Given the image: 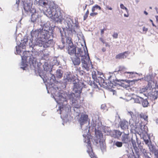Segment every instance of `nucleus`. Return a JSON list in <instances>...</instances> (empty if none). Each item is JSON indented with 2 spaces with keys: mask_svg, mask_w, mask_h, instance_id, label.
I'll return each instance as SVG.
<instances>
[{
  "mask_svg": "<svg viewBox=\"0 0 158 158\" xmlns=\"http://www.w3.org/2000/svg\"><path fill=\"white\" fill-rule=\"evenodd\" d=\"M126 70V68L124 67L120 66L119 67L118 69H116L114 72V74L115 77L116 76L118 77V75L119 74L122 76L124 75L128 78H133L142 75L141 73H138L135 72H127L125 71Z\"/></svg>",
  "mask_w": 158,
  "mask_h": 158,
  "instance_id": "obj_12",
  "label": "nucleus"
},
{
  "mask_svg": "<svg viewBox=\"0 0 158 158\" xmlns=\"http://www.w3.org/2000/svg\"><path fill=\"white\" fill-rule=\"evenodd\" d=\"M106 29H102L101 30V35H102L104 33V31Z\"/></svg>",
  "mask_w": 158,
  "mask_h": 158,
  "instance_id": "obj_53",
  "label": "nucleus"
},
{
  "mask_svg": "<svg viewBox=\"0 0 158 158\" xmlns=\"http://www.w3.org/2000/svg\"><path fill=\"white\" fill-rule=\"evenodd\" d=\"M48 93H51L55 95L54 98L56 102L60 105L57 111L58 113L61 114V118L65 120L68 117V114L71 111V104L73 108L74 111L77 113L80 112L79 109L80 105H77L73 101V94L71 92H66L63 90H59L58 87L53 83L50 85H46Z\"/></svg>",
  "mask_w": 158,
  "mask_h": 158,
  "instance_id": "obj_1",
  "label": "nucleus"
},
{
  "mask_svg": "<svg viewBox=\"0 0 158 158\" xmlns=\"http://www.w3.org/2000/svg\"><path fill=\"white\" fill-rule=\"evenodd\" d=\"M123 143L118 141H114V145L116 146L117 147L120 148L122 146Z\"/></svg>",
  "mask_w": 158,
  "mask_h": 158,
  "instance_id": "obj_37",
  "label": "nucleus"
},
{
  "mask_svg": "<svg viewBox=\"0 0 158 158\" xmlns=\"http://www.w3.org/2000/svg\"><path fill=\"white\" fill-rule=\"evenodd\" d=\"M142 105L143 107H147L149 104V102L147 99H144L143 98V100L141 101Z\"/></svg>",
  "mask_w": 158,
  "mask_h": 158,
  "instance_id": "obj_36",
  "label": "nucleus"
},
{
  "mask_svg": "<svg viewBox=\"0 0 158 158\" xmlns=\"http://www.w3.org/2000/svg\"><path fill=\"white\" fill-rule=\"evenodd\" d=\"M150 20L152 22V25L154 27H156V25L153 23V21L151 19Z\"/></svg>",
  "mask_w": 158,
  "mask_h": 158,
  "instance_id": "obj_55",
  "label": "nucleus"
},
{
  "mask_svg": "<svg viewBox=\"0 0 158 158\" xmlns=\"http://www.w3.org/2000/svg\"><path fill=\"white\" fill-rule=\"evenodd\" d=\"M102 50L103 52H104L106 51V49L104 48H102Z\"/></svg>",
  "mask_w": 158,
  "mask_h": 158,
  "instance_id": "obj_57",
  "label": "nucleus"
},
{
  "mask_svg": "<svg viewBox=\"0 0 158 158\" xmlns=\"http://www.w3.org/2000/svg\"><path fill=\"white\" fill-rule=\"evenodd\" d=\"M40 25L41 27L40 29H43L44 30L45 29L48 31H49L51 33H53L52 27H51L49 22H47L46 23H42Z\"/></svg>",
  "mask_w": 158,
  "mask_h": 158,
  "instance_id": "obj_20",
  "label": "nucleus"
},
{
  "mask_svg": "<svg viewBox=\"0 0 158 158\" xmlns=\"http://www.w3.org/2000/svg\"><path fill=\"white\" fill-rule=\"evenodd\" d=\"M88 119V115L86 114L82 113L81 115V117L78 120V122L79 123L81 128L83 130V126L84 124H86Z\"/></svg>",
  "mask_w": 158,
  "mask_h": 158,
  "instance_id": "obj_19",
  "label": "nucleus"
},
{
  "mask_svg": "<svg viewBox=\"0 0 158 158\" xmlns=\"http://www.w3.org/2000/svg\"><path fill=\"white\" fill-rule=\"evenodd\" d=\"M99 40L100 41H101L103 44H105L106 43L104 40L102 38H99Z\"/></svg>",
  "mask_w": 158,
  "mask_h": 158,
  "instance_id": "obj_51",
  "label": "nucleus"
},
{
  "mask_svg": "<svg viewBox=\"0 0 158 158\" xmlns=\"http://www.w3.org/2000/svg\"><path fill=\"white\" fill-rule=\"evenodd\" d=\"M118 34L117 33L114 32L112 35L113 37L115 39H117L118 37Z\"/></svg>",
  "mask_w": 158,
  "mask_h": 158,
  "instance_id": "obj_44",
  "label": "nucleus"
},
{
  "mask_svg": "<svg viewBox=\"0 0 158 158\" xmlns=\"http://www.w3.org/2000/svg\"><path fill=\"white\" fill-rule=\"evenodd\" d=\"M49 55L48 54H44L42 56V57L40 60V63L42 64L43 62H48L49 60V58L48 57Z\"/></svg>",
  "mask_w": 158,
  "mask_h": 158,
  "instance_id": "obj_29",
  "label": "nucleus"
},
{
  "mask_svg": "<svg viewBox=\"0 0 158 158\" xmlns=\"http://www.w3.org/2000/svg\"><path fill=\"white\" fill-rule=\"evenodd\" d=\"M140 117L143 119L145 121H147L148 116L147 115H145L143 114H141L139 115Z\"/></svg>",
  "mask_w": 158,
  "mask_h": 158,
  "instance_id": "obj_39",
  "label": "nucleus"
},
{
  "mask_svg": "<svg viewBox=\"0 0 158 158\" xmlns=\"http://www.w3.org/2000/svg\"><path fill=\"white\" fill-rule=\"evenodd\" d=\"M94 6L96 9H98L99 10H101V7L97 5H96Z\"/></svg>",
  "mask_w": 158,
  "mask_h": 158,
  "instance_id": "obj_47",
  "label": "nucleus"
},
{
  "mask_svg": "<svg viewBox=\"0 0 158 158\" xmlns=\"http://www.w3.org/2000/svg\"><path fill=\"white\" fill-rule=\"evenodd\" d=\"M89 131V130L88 129L87 127V128L84 130V132L85 133L83 135V136L84 138V142L87 144L86 146L88 149L87 150V152L91 158H98L93 152L90 142L91 135H90Z\"/></svg>",
  "mask_w": 158,
  "mask_h": 158,
  "instance_id": "obj_11",
  "label": "nucleus"
},
{
  "mask_svg": "<svg viewBox=\"0 0 158 158\" xmlns=\"http://www.w3.org/2000/svg\"><path fill=\"white\" fill-rule=\"evenodd\" d=\"M124 16L126 17H128V15H126V14H125L124 15Z\"/></svg>",
  "mask_w": 158,
  "mask_h": 158,
  "instance_id": "obj_62",
  "label": "nucleus"
},
{
  "mask_svg": "<svg viewBox=\"0 0 158 158\" xmlns=\"http://www.w3.org/2000/svg\"><path fill=\"white\" fill-rule=\"evenodd\" d=\"M31 38L30 42H33L32 41L38 42L43 40H48L51 36H53V33H51L46 30L43 29H37L35 31L32 30L31 33Z\"/></svg>",
  "mask_w": 158,
  "mask_h": 158,
  "instance_id": "obj_8",
  "label": "nucleus"
},
{
  "mask_svg": "<svg viewBox=\"0 0 158 158\" xmlns=\"http://www.w3.org/2000/svg\"><path fill=\"white\" fill-rule=\"evenodd\" d=\"M95 7L93 6L92 8V12H94L95 10Z\"/></svg>",
  "mask_w": 158,
  "mask_h": 158,
  "instance_id": "obj_54",
  "label": "nucleus"
},
{
  "mask_svg": "<svg viewBox=\"0 0 158 158\" xmlns=\"http://www.w3.org/2000/svg\"><path fill=\"white\" fill-rule=\"evenodd\" d=\"M132 139H131L129 136V133H125L124 132H123V133L122 135L121 140L123 143L126 144H128L130 143Z\"/></svg>",
  "mask_w": 158,
  "mask_h": 158,
  "instance_id": "obj_21",
  "label": "nucleus"
},
{
  "mask_svg": "<svg viewBox=\"0 0 158 158\" xmlns=\"http://www.w3.org/2000/svg\"><path fill=\"white\" fill-rule=\"evenodd\" d=\"M143 100V97L137 95L135 97L132 98L131 100L135 103H141V101Z\"/></svg>",
  "mask_w": 158,
  "mask_h": 158,
  "instance_id": "obj_26",
  "label": "nucleus"
},
{
  "mask_svg": "<svg viewBox=\"0 0 158 158\" xmlns=\"http://www.w3.org/2000/svg\"><path fill=\"white\" fill-rule=\"evenodd\" d=\"M94 81H92L91 80H89L88 82V84L89 85L91 86H92L93 85V82Z\"/></svg>",
  "mask_w": 158,
  "mask_h": 158,
  "instance_id": "obj_49",
  "label": "nucleus"
},
{
  "mask_svg": "<svg viewBox=\"0 0 158 158\" xmlns=\"http://www.w3.org/2000/svg\"><path fill=\"white\" fill-rule=\"evenodd\" d=\"M20 0H16V4L19 5ZM23 4L24 12L28 11L31 8V6L32 4L31 3L30 0H21Z\"/></svg>",
  "mask_w": 158,
  "mask_h": 158,
  "instance_id": "obj_17",
  "label": "nucleus"
},
{
  "mask_svg": "<svg viewBox=\"0 0 158 158\" xmlns=\"http://www.w3.org/2000/svg\"><path fill=\"white\" fill-rule=\"evenodd\" d=\"M73 86L72 92H71L74 95V96H73V97L74 98L73 99V101L76 104L80 105V104L78 103L77 98H78L80 97L82 88L84 87V84L81 81H79L78 80H77V81L73 83Z\"/></svg>",
  "mask_w": 158,
  "mask_h": 158,
  "instance_id": "obj_9",
  "label": "nucleus"
},
{
  "mask_svg": "<svg viewBox=\"0 0 158 158\" xmlns=\"http://www.w3.org/2000/svg\"><path fill=\"white\" fill-rule=\"evenodd\" d=\"M92 121L93 123V126H95L99 122L98 116L96 115L95 116L92 117Z\"/></svg>",
  "mask_w": 158,
  "mask_h": 158,
  "instance_id": "obj_32",
  "label": "nucleus"
},
{
  "mask_svg": "<svg viewBox=\"0 0 158 158\" xmlns=\"http://www.w3.org/2000/svg\"><path fill=\"white\" fill-rule=\"evenodd\" d=\"M36 44L43 49L52 47L53 46L54 42L53 40L50 39L46 42L44 40H39L36 42Z\"/></svg>",
  "mask_w": 158,
  "mask_h": 158,
  "instance_id": "obj_15",
  "label": "nucleus"
},
{
  "mask_svg": "<svg viewBox=\"0 0 158 158\" xmlns=\"http://www.w3.org/2000/svg\"><path fill=\"white\" fill-rule=\"evenodd\" d=\"M87 6V5H85V7H84V10H85V9L86 8Z\"/></svg>",
  "mask_w": 158,
  "mask_h": 158,
  "instance_id": "obj_63",
  "label": "nucleus"
},
{
  "mask_svg": "<svg viewBox=\"0 0 158 158\" xmlns=\"http://www.w3.org/2000/svg\"><path fill=\"white\" fill-rule=\"evenodd\" d=\"M120 7L122 9L125 10L127 12H128V9L123 4H121L120 5Z\"/></svg>",
  "mask_w": 158,
  "mask_h": 158,
  "instance_id": "obj_40",
  "label": "nucleus"
},
{
  "mask_svg": "<svg viewBox=\"0 0 158 158\" xmlns=\"http://www.w3.org/2000/svg\"><path fill=\"white\" fill-rule=\"evenodd\" d=\"M22 12L23 16L24 15L26 16L27 15H30L31 14V21L32 22L36 23L38 20L39 18L38 13L36 11L35 8L32 7V6H31L29 10L28 11L24 12L23 10Z\"/></svg>",
  "mask_w": 158,
  "mask_h": 158,
  "instance_id": "obj_13",
  "label": "nucleus"
},
{
  "mask_svg": "<svg viewBox=\"0 0 158 158\" xmlns=\"http://www.w3.org/2000/svg\"><path fill=\"white\" fill-rule=\"evenodd\" d=\"M129 124L130 125V127H131V131H134L135 132L136 131L137 128V124L135 122H133L132 123H131L130 122Z\"/></svg>",
  "mask_w": 158,
  "mask_h": 158,
  "instance_id": "obj_35",
  "label": "nucleus"
},
{
  "mask_svg": "<svg viewBox=\"0 0 158 158\" xmlns=\"http://www.w3.org/2000/svg\"><path fill=\"white\" fill-rule=\"evenodd\" d=\"M89 96L90 97H92L93 96V92H90L89 93Z\"/></svg>",
  "mask_w": 158,
  "mask_h": 158,
  "instance_id": "obj_52",
  "label": "nucleus"
},
{
  "mask_svg": "<svg viewBox=\"0 0 158 158\" xmlns=\"http://www.w3.org/2000/svg\"><path fill=\"white\" fill-rule=\"evenodd\" d=\"M43 63L44 64L43 66L44 72L39 71V75L43 79L45 85H49L54 82H56V78L52 70V66L48 64L47 62H44Z\"/></svg>",
  "mask_w": 158,
  "mask_h": 158,
  "instance_id": "obj_6",
  "label": "nucleus"
},
{
  "mask_svg": "<svg viewBox=\"0 0 158 158\" xmlns=\"http://www.w3.org/2000/svg\"><path fill=\"white\" fill-rule=\"evenodd\" d=\"M28 39L27 37H25L21 42H17L18 46H16V52L17 54L20 55L22 58V62L20 68L23 70H26L27 67L29 64L32 69L35 68L36 66V58L35 57L31 55L29 51H22L21 49L25 48L28 42Z\"/></svg>",
  "mask_w": 158,
  "mask_h": 158,
  "instance_id": "obj_3",
  "label": "nucleus"
},
{
  "mask_svg": "<svg viewBox=\"0 0 158 158\" xmlns=\"http://www.w3.org/2000/svg\"><path fill=\"white\" fill-rule=\"evenodd\" d=\"M89 14V11L88 10L84 16V20H85L87 18L88 15Z\"/></svg>",
  "mask_w": 158,
  "mask_h": 158,
  "instance_id": "obj_41",
  "label": "nucleus"
},
{
  "mask_svg": "<svg viewBox=\"0 0 158 158\" xmlns=\"http://www.w3.org/2000/svg\"><path fill=\"white\" fill-rule=\"evenodd\" d=\"M63 79L68 83L73 84L77 80L75 79V76L70 72L65 73L64 74Z\"/></svg>",
  "mask_w": 158,
  "mask_h": 158,
  "instance_id": "obj_16",
  "label": "nucleus"
},
{
  "mask_svg": "<svg viewBox=\"0 0 158 158\" xmlns=\"http://www.w3.org/2000/svg\"><path fill=\"white\" fill-rule=\"evenodd\" d=\"M56 80L57 81L56 82H54L53 83L54 84V83H58V85L59 87H60V88L61 89H65L66 87V85L68 84V83L66 81H65L63 79L62 81H60L58 82V81Z\"/></svg>",
  "mask_w": 158,
  "mask_h": 158,
  "instance_id": "obj_25",
  "label": "nucleus"
},
{
  "mask_svg": "<svg viewBox=\"0 0 158 158\" xmlns=\"http://www.w3.org/2000/svg\"><path fill=\"white\" fill-rule=\"evenodd\" d=\"M108 6H106V7H107V8H108V9L109 10H112V8L111 7H108Z\"/></svg>",
  "mask_w": 158,
  "mask_h": 158,
  "instance_id": "obj_58",
  "label": "nucleus"
},
{
  "mask_svg": "<svg viewBox=\"0 0 158 158\" xmlns=\"http://www.w3.org/2000/svg\"><path fill=\"white\" fill-rule=\"evenodd\" d=\"M101 108L102 109L105 110L106 109V107L105 104H102L101 105Z\"/></svg>",
  "mask_w": 158,
  "mask_h": 158,
  "instance_id": "obj_45",
  "label": "nucleus"
},
{
  "mask_svg": "<svg viewBox=\"0 0 158 158\" xmlns=\"http://www.w3.org/2000/svg\"><path fill=\"white\" fill-rule=\"evenodd\" d=\"M144 14H145L146 15H148V13L146 11H144Z\"/></svg>",
  "mask_w": 158,
  "mask_h": 158,
  "instance_id": "obj_59",
  "label": "nucleus"
},
{
  "mask_svg": "<svg viewBox=\"0 0 158 158\" xmlns=\"http://www.w3.org/2000/svg\"><path fill=\"white\" fill-rule=\"evenodd\" d=\"M93 143L97 146H100L102 151L104 152L106 151V146L103 139V134L102 132L98 130H95V136L93 138Z\"/></svg>",
  "mask_w": 158,
  "mask_h": 158,
  "instance_id": "obj_10",
  "label": "nucleus"
},
{
  "mask_svg": "<svg viewBox=\"0 0 158 158\" xmlns=\"http://www.w3.org/2000/svg\"><path fill=\"white\" fill-rule=\"evenodd\" d=\"M37 4L43 7V10L44 14L49 18L57 20L56 19H60V13L58 11V6L53 2L49 4L43 0H35Z\"/></svg>",
  "mask_w": 158,
  "mask_h": 158,
  "instance_id": "obj_5",
  "label": "nucleus"
},
{
  "mask_svg": "<svg viewBox=\"0 0 158 158\" xmlns=\"http://www.w3.org/2000/svg\"><path fill=\"white\" fill-rule=\"evenodd\" d=\"M140 151L143 154V156L144 158H151L149 155H150V153L149 152H147L146 150L144 149L142 147H140Z\"/></svg>",
  "mask_w": 158,
  "mask_h": 158,
  "instance_id": "obj_28",
  "label": "nucleus"
},
{
  "mask_svg": "<svg viewBox=\"0 0 158 158\" xmlns=\"http://www.w3.org/2000/svg\"><path fill=\"white\" fill-rule=\"evenodd\" d=\"M128 114L130 115L131 118H133V116H134L133 112L131 111L128 112Z\"/></svg>",
  "mask_w": 158,
  "mask_h": 158,
  "instance_id": "obj_46",
  "label": "nucleus"
},
{
  "mask_svg": "<svg viewBox=\"0 0 158 158\" xmlns=\"http://www.w3.org/2000/svg\"><path fill=\"white\" fill-rule=\"evenodd\" d=\"M155 9H156V11H157V8L156 7L155 8Z\"/></svg>",
  "mask_w": 158,
  "mask_h": 158,
  "instance_id": "obj_64",
  "label": "nucleus"
},
{
  "mask_svg": "<svg viewBox=\"0 0 158 158\" xmlns=\"http://www.w3.org/2000/svg\"><path fill=\"white\" fill-rule=\"evenodd\" d=\"M152 152L154 154L155 158H158V150L156 148H152Z\"/></svg>",
  "mask_w": 158,
  "mask_h": 158,
  "instance_id": "obj_38",
  "label": "nucleus"
},
{
  "mask_svg": "<svg viewBox=\"0 0 158 158\" xmlns=\"http://www.w3.org/2000/svg\"><path fill=\"white\" fill-rule=\"evenodd\" d=\"M134 148L136 155H135L132 150L129 149L128 151V154L127 155L128 158H139L140 155V148H138L137 147H134Z\"/></svg>",
  "mask_w": 158,
  "mask_h": 158,
  "instance_id": "obj_18",
  "label": "nucleus"
},
{
  "mask_svg": "<svg viewBox=\"0 0 158 158\" xmlns=\"http://www.w3.org/2000/svg\"><path fill=\"white\" fill-rule=\"evenodd\" d=\"M143 31H145L146 32L148 31V29L144 27H143Z\"/></svg>",
  "mask_w": 158,
  "mask_h": 158,
  "instance_id": "obj_50",
  "label": "nucleus"
},
{
  "mask_svg": "<svg viewBox=\"0 0 158 158\" xmlns=\"http://www.w3.org/2000/svg\"><path fill=\"white\" fill-rule=\"evenodd\" d=\"M63 72L62 70L58 69L56 70V76L58 79H60L63 77Z\"/></svg>",
  "mask_w": 158,
  "mask_h": 158,
  "instance_id": "obj_30",
  "label": "nucleus"
},
{
  "mask_svg": "<svg viewBox=\"0 0 158 158\" xmlns=\"http://www.w3.org/2000/svg\"><path fill=\"white\" fill-rule=\"evenodd\" d=\"M97 14H98V13H96V12L91 13H90V15L91 16H94V15H97Z\"/></svg>",
  "mask_w": 158,
  "mask_h": 158,
  "instance_id": "obj_48",
  "label": "nucleus"
},
{
  "mask_svg": "<svg viewBox=\"0 0 158 158\" xmlns=\"http://www.w3.org/2000/svg\"><path fill=\"white\" fill-rule=\"evenodd\" d=\"M33 42L32 43H29V46L30 48H32L31 52L32 53V54L31 55L35 56H39L40 54L41 51L42 50V48H40V46L37 45L36 44V41H33Z\"/></svg>",
  "mask_w": 158,
  "mask_h": 158,
  "instance_id": "obj_14",
  "label": "nucleus"
},
{
  "mask_svg": "<svg viewBox=\"0 0 158 158\" xmlns=\"http://www.w3.org/2000/svg\"><path fill=\"white\" fill-rule=\"evenodd\" d=\"M112 76H110L108 77V79L110 80L108 83L105 82L104 80H103L102 83L105 84L106 86L109 87H114V86H121L123 88H127L130 87V85H132L134 84L136 82L141 80V79L138 78L131 80H118L116 78L115 79H112Z\"/></svg>",
  "mask_w": 158,
  "mask_h": 158,
  "instance_id": "obj_7",
  "label": "nucleus"
},
{
  "mask_svg": "<svg viewBox=\"0 0 158 158\" xmlns=\"http://www.w3.org/2000/svg\"><path fill=\"white\" fill-rule=\"evenodd\" d=\"M155 17H156V21L158 22V16H155Z\"/></svg>",
  "mask_w": 158,
  "mask_h": 158,
  "instance_id": "obj_60",
  "label": "nucleus"
},
{
  "mask_svg": "<svg viewBox=\"0 0 158 158\" xmlns=\"http://www.w3.org/2000/svg\"><path fill=\"white\" fill-rule=\"evenodd\" d=\"M85 47L86 51L84 48H78L77 54L71 58L75 66H78L81 62L83 68L88 71L93 68V65L90 60L87 47Z\"/></svg>",
  "mask_w": 158,
  "mask_h": 158,
  "instance_id": "obj_4",
  "label": "nucleus"
},
{
  "mask_svg": "<svg viewBox=\"0 0 158 158\" xmlns=\"http://www.w3.org/2000/svg\"><path fill=\"white\" fill-rule=\"evenodd\" d=\"M143 137L145 144L149 146L151 142L149 136L148 134H147L143 135Z\"/></svg>",
  "mask_w": 158,
  "mask_h": 158,
  "instance_id": "obj_27",
  "label": "nucleus"
},
{
  "mask_svg": "<svg viewBox=\"0 0 158 158\" xmlns=\"http://www.w3.org/2000/svg\"><path fill=\"white\" fill-rule=\"evenodd\" d=\"M152 87V86L148 85L146 87L142 89L140 91V93L143 94V95L145 96H147V95L150 92V90Z\"/></svg>",
  "mask_w": 158,
  "mask_h": 158,
  "instance_id": "obj_23",
  "label": "nucleus"
},
{
  "mask_svg": "<svg viewBox=\"0 0 158 158\" xmlns=\"http://www.w3.org/2000/svg\"><path fill=\"white\" fill-rule=\"evenodd\" d=\"M52 63V65L58 66L60 65V62L59 60V58L55 57L53 58Z\"/></svg>",
  "mask_w": 158,
  "mask_h": 158,
  "instance_id": "obj_31",
  "label": "nucleus"
},
{
  "mask_svg": "<svg viewBox=\"0 0 158 158\" xmlns=\"http://www.w3.org/2000/svg\"><path fill=\"white\" fill-rule=\"evenodd\" d=\"M105 46L106 47H110V45L108 43H105Z\"/></svg>",
  "mask_w": 158,
  "mask_h": 158,
  "instance_id": "obj_56",
  "label": "nucleus"
},
{
  "mask_svg": "<svg viewBox=\"0 0 158 158\" xmlns=\"http://www.w3.org/2000/svg\"><path fill=\"white\" fill-rule=\"evenodd\" d=\"M123 133V132H121L120 131L117 130H114L111 131L110 133L111 136L114 138L119 139L121 135Z\"/></svg>",
  "mask_w": 158,
  "mask_h": 158,
  "instance_id": "obj_22",
  "label": "nucleus"
},
{
  "mask_svg": "<svg viewBox=\"0 0 158 158\" xmlns=\"http://www.w3.org/2000/svg\"><path fill=\"white\" fill-rule=\"evenodd\" d=\"M126 53V52L119 53L116 56L115 58L117 59H124L127 57L125 55Z\"/></svg>",
  "mask_w": 158,
  "mask_h": 158,
  "instance_id": "obj_34",
  "label": "nucleus"
},
{
  "mask_svg": "<svg viewBox=\"0 0 158 158\" xmlns=\"http://www.w3.org/2000/svg\"><path fill=\"white\" fill-rule=\"evenodd\" d=\"M92 76L93 78L95 80L96 78V72L95 71H94L92 73Z\"/></svg>",
  "mask_w": 158,
  "mask_h": 158,
  "instance_id": "obj_42",
  "label": "nucleus"
},
{
  "mask_svg": "<svg viewBox=\"0 0 158 158\" xmlns=\"http://www.w3.org/2000/svg\"><path fill=\"white\" fill-rule=\"evenodd\" d=\"M92 86L94 88H96L98 87V85L94 81L93 82Z\"/></svg>",
  "mask_w": 158,
  "mask_h": 158,
  "instance_id": "obj_43",
  "label": "nucleus"
},
{
  "mask_svg": "<svg viewBox=\"0 0 158 158\" xmlns=\"http://www.w3.org/2000/svg\"><path fill=\"white\" fill-rule=\"evenodd\" d=\"M140 128L143 133L144 134H147V133L148 129V127L146 125H141Z\"/></svg>",
  "mask_w": 158,
  "mask_h": 158,
  "instance_id": "obj_33",
  "label": "nucleus"
},
{
  "mask_svg": "<svg viewBox=\"0 0 158 158\" xmlns=\"http://www.w3.org/2000/svg\"><path fill=\"white\" fill-rule=\"evenodd\" d=\"M62 21L64 28H58V31H60L61 37L62 45H58V47L62 49L66 45L68 46V53L71 56L75 55L77 53L78 48L73 44L71 37L73 34L78 35L80 32L78 22L75 19L74 20L73 18L69 16L65 17Z\"/></svg>",
  "mask_w": 158,
  "mask_h": 158,
  "instance_id": "obj_2",
  "label": "nucleus"
},
{
  "mask_svg": "<svg viewBox=\"0 0 158 158\" xmlns=\"http://www.w3.org/2000/svg\"><path fill=\"white\" fill-rule=\"evenodd\" d=\"M135 2L137 3L139 2V0H135Z\"/></svg>",
  "mask_w": 158,
  "mask_h": 158,
  "instance_id": "obj_61",
  "label": "nucleus"
},
{
  "mask_svg": "<svg viewBox=\"0 0 158 158\" xmlns=\"http://www.w3.org/2000/svg\"><path fill=\"white\" fill-rule=\"evenodd\" d=\"M119 124L122 129L125 130L128 129V123L127 121L125 120H123L120 121Z\"/></svg>",
  "mask_w": 158,
  "mask_h": 158,
  "instance_id": "obj_24",
  "label": "nucleus"
}]
</instances>
